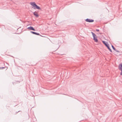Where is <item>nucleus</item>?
<instances>
[{
	"label": "nucleus",
	"mask_w": 122,
	"mask_h": 122,
	"mask_svg": "<svg viewBox=\"0 0 122 122\" xmlns=\"http://www.w3.org/2000/svg\"><path fill=\"white\" fill-rule=\"evenodd\" d=\"M85 20L86 22H92L94 21V20L92 19H91L88 18L86 19Z\"/></svg>",
	"instance_id": "3"
},
{
	"label": "nucleus",
	"mask_w": 122,
	"mask_h": 122,
	"mask_svg": "<svg viewBox=\"0 0 122 122\" xmlns=\"http://www.w3.org/2000/svg\"><path fill=\"white\" fill-rule=\"evenodd\" d=\"M96 30L97 31H99V29H96Z\"/></svg>",
	"instance_id": "17"
},
{
	"label": "nucleus",
	"mask_w": 122,
	"mask_h": 122,
	"mask_svg": "<svg viewBox=\"0 0 122 122\" xmlns=\"http://www.w3.org/2000/svg\"><path fill=\"white\" fill-rule=\"evenodd\" d=\"M5 68V67H0V69H2Z\"/></svg>",
	"instance_id": "15"
},
{
	"label": "nucleus",
	"mask_w": 122,
	"mask_h": 122,
	"mask_svg": "<svg viewBox=\"0 0 122 122\" xmlns=\"http://www.w3.org/2000/svg\"><path fill=\"white\" fill-rule=\"evenodd\" d=\"M6 108L7 110H9L10 108V106H6Z\"/></svg>",
	"instance_id": "11"
},
{
	"label": "nucleus",
	"mask_w": 122,
	"mask_h": 122,
	"mask_svg": "<svg viewBox=\"0 0 122 122\" xmlns=\"http://www.w3.org/2000/svg\"><path fill=\"white\" fill-rule=\"evenodd\" d=\"M19 30V28H18V29L17 30L18 31V30Z\"/></svg>",
	"instance_id": "19"
},
{
	"label": "nucleus",
	"mask_w": 122,
	"mask_h": 122,
	"mask_svg": "<svg viewBox=\"0 0 122 122\" xmlns=\"http://www.w3.org/2000/svg\"><path fill=\"white\" fill-rule=\"evenodd\" d=\"M102 43L104 44L106 47H107V43L106 41H102Z\"/></svg>",
	"instance_id": "12"
},
{
	"label": "nucleus",
	"mask_w": 122,
	"mask_h": 122,
	"mask_svg": "<svg viewBox=\"0 0 122 122\" xmlns=\"http://www.w3.org/2000/svg\"><path fill=\"white\" fill-rule=\"evenodd\" d=\"M107 48L111 52H112V51L111 49L110 48L109 46V45L108 43H107Z\"/></svg>",
	"instance_id": "9"
},
{
	"label": "nucleus",
	"mask_w": 122,
	"mask_h": 122,
	"mask_svg": "<svg viewBox=\"0 0 122 122\" xmlns=\"http://www.w3.org/2000/svg\"><path fill=\"white\" fill-rule=\"evenodd\" d=\"M20 82V81H15V82H13V85H15L16 83H19Z\"/></svg>",
	"instance_id": "10"
},
{
	"label": "nucleus",
	"mask_w": 122,
	"mask_h": 122,
	"mask_svg": "<svg viewBox=\"0 0 122 122\" xmlns=\"http://www.w3.org/2000/svg\"><path fill=\"white\" fill-rule=\"evenodd\" d=\"M22 112L21 111H18V112H15V113H13V115H16V114L18 112Z\"/></svg>",
	"instance_id": "13"
},
{
	"label": "nucleus",
	"mask_w": 122,
	"mask_h": 122,
	"mask_svg": "<svg viewBox=\"0 0 122 122\" xmlns=\"http://www.w3.org/2000/svg\"><path fill=\"white\" fill-rule=\"evenodd\" d=\"M30 32L32 34H35V35H40V34L39 33L34 32V31H31Z\"/></svg>",
	"instance_id": "8"
},
{
	"label": "nucleus",
	"mask_w": 122,
	"mask_h": 122,
	"mask_svg": "<svg viewBox=\"0 0 122 122\" xmlns=\"http://www.w3.org/2000/svg\"><path fill=\"white\" fill-rule=\"evenodd\" d=\"M32 8L35 9H37L38 10H41V8H40V7L39 6H38L36 4V5L34 7H32Z\"/></svg>",
	"instance_id": "4"
},
{
	"label": "nucleus",
	"mask_w": 122,
	"mask_h": 122,
	"mask_svg": "<svg viewBox=\"0 0 122 122\" xmlns=\"http://www.w3.org/2000/svg\"><path fill=\"white\" fill-rule=\"evenodd\" d=\"M3 95H2L0 96V98L1 99H3Z\"/></svg>",
	"instance_id": "16"
},
{
	"label": "nucleus",
	"mask_w": 122,
	"mask_h": 122,
	"mask_svg": "<svg viewBox=\"0 0 122 122\" xmlns=\"http://www.w3.org/2000/svg\"><path fill=\"white\" fill-rule=\"evenodd\" d=\"M27 29L30 30H33V31H35V30L33 28V27L31 26H30L28 27L27 28Z\"/></svg>",
	"instance_id": "6"
},
{
	"label": "nucleus",
	"mask_w": 122,
	"mask_h": 122,
	"mask_svg": "<svg viewBox=\"0 0 122 122\" xmlns=\"http://www.w3.org/2000/svg\"><path fill=\"white\" fill-rule=\"evenodd\" d=\"M112 47L113 48V49L114 50H115L116 49H115V48L114 47V46L112 45Z\"/></svg>",
	"instance_id": "14"
},
{
	"label": "nucleus",
	"mask_w": 122,
	"mask_h": 122,
	"mask_svg": "<svg viewBox=\"0 0 122 122\" xmlns=\"http://www.w3.org/2000/svg\"><path fill=\"white\" fill-rule=\"evenodd\" d=\"M34 15L36 17H38L39 16V15L38 14V12L36 11H35L33 13Z\"/></svg>",
	"instance_id": "5"
},
{
	"label": "nucleus",
	"mask_w": 122,
	"mask_h": 122,
	"mask_svg": "<svg viewBox=\"0 0 122 122\" xmlns=\"http://www.w3.org/2000/svg\"><path fill=\"white\" fill-rule=\"evenodd\" d=\"M30 4L31 5L33 6V7H34L36 5V3L35 2H31L30 3Z\"/></svg>",
	"instance_id": "7"
},
{
	"label": "nucleus",
	"mask_w": 122,
	"mask_h": 122,
	"mask_svg": "<svg viewBox=\"0 0 122 122\" xmlns=\"http://www.w3.org/2000/svg\"><path fill=\"white\" fill-rule=\"evenodd\" d=\"M116 51H117L118 52H119V51L117 50L116 49L115 50Z\"/></svg>",
	"instance_id": "18"
},
{
	"label": "nucleus",
	"mask_w": 122,
	"mask_h": 122,
	"mask_svg": "<svg viewBox=\"0 0 122 122\" xmlns=\"http://www.w3.org/2000/svg\"><path fill=\"white\" fill-rule=\"evenodd\" d=\"M118 69L121 71L120 75H122V63L119 64L118 66Z\"/></svg>",
	"instance_id": "2"
},
{
	"label": "nucleus",
	"mask_w": 122,
	"mask_h": 122,
	"mask_svg": "<svg viewBox=\"0 0 122 122\" xmlns=\"http://www.w3.org/2000/svg\"><path fill=\"white\" fill-rule=\"evenodd\" d=\"M17 34H19V33H17Z\"/></svg>",
	"instance_id": "20"
},
{
	"label": "nucleus",
	"mask_w": 122,
	"mask_h": 122,
	"mask_svg": "<svg viewBox=\"0 0 122 122\" xmlns=\"http://www.w3.org/2000/svg\"><path fill=\"white\" fill-rule=\"evenodd\" d=\"M91 33L93 37V40L95 42H98V40L97 38V36L93 32H91Z\"/></svg>",
	"instance_id": "1"
}]
</instances>
